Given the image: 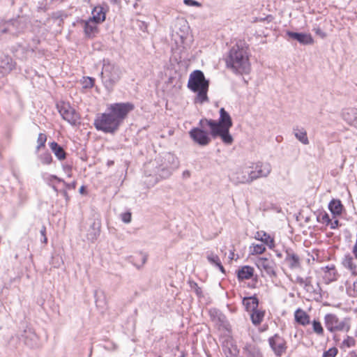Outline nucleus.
Wrapping results in <instances>:
<instances>
[{
	"instance_id": "nucleus-5",
	"label": "nucleus",
	"mask_w": 357,
	"mask_h": 357,
	"mask_svg": "<svg viewBox=\"0 0 357 357\" xmlns=\"http://www.w3.org/2000/svg\"><path fill=\"white\" fill-rule=\"evenodd\" d=\"M93 125L97 130L112 134L116 132L121 126L109 111L98 114L94 120Z\"/></svg>"
},
{
	"instance_id": "nucleus-42",
	"label": "nucleus",
	"mask_w": 357,
	"mask_h": 357,
	"mask_svg": "<svg viewBox=\"0 0 357 357\" xmlns=\"http://www.w3.org/2000/svg\"><path fill=\"white\" fill-rule=\"evenodd\" d=\"M47 141V135L45 133H40L37 139L38 145L36 151H38L40 149L45 147Z\"/></svg>"
},
{
	"instance_id": "nucleus-11",
	"label": "nucleus",
	"mask_w": 357,
	"mask_h": 357,
	"mask_svg": "<svg viewBox=\"0 0 357 357\" xmlns=\"http://www.w3.org/2000/svg\"><path fill=\"white\" fill-rule=\"evenodd\" d=\"M20 340L23 342L27 347L33 349L40 346L39 337L32 328L26 327L20 335Z\"/></svg>"
},
{
	"instance_id": "nucleus-6",
	"label": "nucleus",
	"mask_w": 357,
	"mask_h": 357,
	"mask_svg": "<svg viewBox=\"0 0 357 357\" xmlns=\"http://www.w3.org/2000/svg\"><path fill=\"white\" fill-rule=\"evenodd\" d=\"M26 29V24L21 18L0 22V34H10L16 37Z\"/></svg>"
},
{
	"instance_id": "nucleus-24",
	"label": "nucleus",
	"mask_w": 357,
	"mask_h": 357,
	"mask_svg": "<svg viewBox=\"0 0 357 357\" xmlns=\"http://www.w3.org/2000/svg\"><path fill=\"white\" fill-rule=\"evenodd\" d=\"M342 119L349 125L355 127L357 121V108H346L342 112Z\"/></svg>"
},
{
	"instance_id": "nucleus-20",
	"label": "nucleus",
	"mask_w": 357,
	"mask_h": 357,
	"mask_svg": "<svg viewBox=\"0 0 357 357\" xmlns=\"http://www.w3.org/2000/svg\"><path fill=\"white\" fill-rule=\"evenodd\" d=\"M285 257L284 258V261L287 264L288 267L293 270L301 268V259L299 256L291 249L286 248Z\"/></svg>"
},
{
	"instance_id": "nucleus-59",
	"label": "nucleus",
	"mask_w": 357,
	"mask_h": 357,
	"mask_svg": "<svg viewBox=\"0 0 357 357\" xmlns=\"http://www.w3.org/2000/svg\"><path fill=\"white\" fill-rule=\"evenodd\" d=\"M40 40L38 38V37H34L32 39V44L30 45L31 46H36V50L38 48V45L40 44Z\"/></svg>"
},
{
	"instance_id": "nucleus-30",
	"label": "nucleus",
	"mask_w": 357,
	"mask_h": 357,
	"mask_svg": "<svg viewBox=\"0 0 357 357\" xmlns=\"http://www.w3.org/2000/svg\"><path fill=\"white\" fill-rule=\"evenodd\" d=\"M148 255L142 252H139L133 256L129 257L130 261L138 269L142 268L147 261Z\"/></svg>"
},
{
	"instance_id": "nucleus-27",
	"label": "nucleus",
	"mask_w": 357,
	"mask_h": 357,
	"mask_svg": "<svg viewBox=\"0 0 357 357\" xmlns=\"http://www.w3.org/2000/svg\"><path fill=\"white\" fill-rule=\"evenodd\" d=\"M243 349L246 357H264L259 347L255 344L247 343Z\"/></svg>"
},
{
	"instance_id": "nucleus-8",
	"label": "nucleus",
	"mask_w": 357,
	"mask_h": 357,
	"mask_svg": "<svg viewBox=\"0 0 357 357\" xmlns=\"http://www.w3.org/2000/svg\"><path fill=\"white\" fill-rule=\"evenodd\" d=\"M56 107L63 119L72 126L79 124V114L68 102L63 101L56 104Z\"/></svg>"
},
{
	"instance_id": "nucleus-63",
	"label": "nucleus",
	"mask_w": 357,
	"mask_h": 357,
	"mask_svg": "<svg viewBox=\"0 0 357 357\" xmlns=\"http://www.w3.org/2000/svg\"><path fill=\"white\" fill-rule=\"evenodd\" d=\"M47 184H48V185H49V186H50V187L53 189V190H54L55 192H56L57 194L59 192V191L58 188H56V186L55 185L52 184V183H47Z\"/></svg>"
},
{
	"instance_id": "nucleus-33",
	"label": "nucleus",
	"mask_w": 357,
	"mask_h": 357,
	"mask_svg": "<svg viewBox=\"0 0 357 357\" xmlns=\"http://www.w3.org/2000/svg\"><path fill=\"white\" fill-rule=\"evenodd\" d=\"M222 349L226 357H232L239 354V350L231 341H226L222 344Z\"/></svg>"
},
{
	"instance_id": "nucleus-19",
	"label": "nucleus",
	"mask_w": 357,
	"mask_h": 357,
	"mask_svg": "<svg viewBox=\"0 0 357 357\" xmlns=\"http://www.w3.org/2000/svg\"><path fill=\"white\" fill-rule=\"evenodd\" d=\"M256 265L259 269L264 270L269 277L277 276L275 264L273 261L267 258L260 257L257 260Z\"/></svg>"
},
{
	"instance_id": "nucleus-21",
	"label": "nucleus",
	"mask_w": 357,
	"mask_h": 357,
	"mask_svg": "<svg viewBox=\"0 0 357 357\" xmlns=\"http://www.w3.org/2000/svg\"><path fill=\"white\" fill-rule=\"evenodd\" d=\"M321 270L324 272L323 279L326 284H329L337 280L339 275L334 264L322 267Z\"/></svg>"
},
{
	"instance_id": "nucleus-56",
	"label": "nucleus",
	"mask_w": 357,
	"mask_h": 357,
	"mask_svg": "<svg viewBox=\"0 0 357 357\" xmlns=\"http://www.w3.org/2000/svg\"><path fill=\"white\" fill-rule=\"evenodd\" d=\"M59 192L63 196L66 203L69 202L70 199V197L67 192L66 190L63 189V190H61L59 191Z\"/></svg>"
},
{
	"instance_id": "nucleus-61",
	"label": "nucleus",
	"mask_w": 357,
	"mask_h": 357,
	"mask_svg": "<svg viewBox=\"0 0 357 357\" xmlns=\"http://www.w3.org/2000/svg\"><path fill=\"white\" fill-rule=\"evenodd\" d=\"M331 228L334 229H336L338 225H339V220H335L333 222H331Z\"/></svg>"
},
{
	"instance_id": "nucleus-18",
	"label": "nucleus",
	"mask_w": 357,
	"mask_h": 357,
	"mask_svg": "<svg viewBox=\"0 0 357 357\" xmlns=\"http://www.w3.org/2000/svg\"><path fill=\"white\" fill-rule=\"evenodd\" d=\"M286 35L290 39L298 42L302 45H309L314 43V39L310 33L287 31Z\"/></svg>"
},
{
	"instance_id": "nucleus-29",
	"label": "nucleus",
	"mask_w": 357,
	"mask_h": 357,
	"mask_svg": "<svg viewBox=\"0 0 357 357\" xmlns=\"http://www.w3.org/2000/svg\"><path fill=\"white\" fill-rule=\"evenodd\" d=\"M255 238L263 242L271 249H273L275 247L274 238L264 231H257L255 235Z\"/></svg>"
},
{
	"instance_id": "nucleus-60",
	"label": "nucleus",
	"mask_w": 357,
	"mask_h": 357,
	"mask_svg": "<svg viewBox=\"0 0 357 357\" xmlns=\"http://www.w3.org/2000/svg\"><path fill=\"white\" fill-rule=\"evenodd\" d=\"M63 169L66 173H70L72 172V166L70 165H63Z\"/></svg>"
},
{
	"instance_id": "nucleus-3",
	"label": "nucleus",
	"mask_w": 357,
	"mask_h": 357,
	"mask_svg": "<svg viewBox=\"0 0 357 357\" xmlns=\"http://www.w3.org/2000/svg\"><path fill=\"white\" fill-rule=\"evenodd\" d=\"M187 86L192 91L197 93L196 102L201 104L208 102L207 93L209 81L206 79L202 70H195L190 73Z\"/></svg>"
},
{
	"instance_id": "nucleus-44",
	"label": "nucleus",
	"mask_w": 357,
	"mask_h": 357,
	"mask_svg": "<svg viewBox=\"0 0 357 357\" xmlns=\"http://www.w3.org/2000/svg\"><path fill=\"white\" fill-rule=\"evenodd\" d=\"M312 327L314 332L317 335H322L324 334V329L319 321L314 320L312 321Z\"/></svg>"
},
{
	"instance_id": "nucleus-2",
	"label": "nucleus",
	"mask_w": 357,
	"mask_h": 357,
	"mask_svg": "<svg viewBox=\"0 0 357 357\" xmlns=\"http://www.w3.org/2000/svg\"><path fill=\"white\" fill-rule=\"evenodd\" d=\"M209 123L210 135L213 138L220 137L226 145H231L233 143L234 138L229 133V129L232 127L233 122L229 114L225 108L222 107L220 109L219 121L211 119Z\"/></svg>"
},
{
	"instance_id": "nucleus-14",
	"label": "nucleus",
	"mask_w": 357,
	"mask_h": 357,
	"mask_svg": "<svg viewBox=\"0 0 357 357\" xmlns=\"http://www.w3.org/2000/svg\"><path fill=\"white\" fill-rule=\"evenodd\" d=\"M230 180L234 185L250 184L252 179L250 176L249 167H238L231 174Z\"/></svg>"
},
{
	"instance_id": "nucleus-62",
	"label": "nucleus",
	"mask_w": 357,
	"mask_h": 357,
	"mask_svg": "<svg viewBox=\"0 0 357 357\" xmlns=\"http://www.w3.org/2000/svg\"><path fill=\"white\" fill-rule=\"evenodd\" d=\"M217 268H218V269L222 273H225V268L223 267V266L222 265V263L221 261L216 266Z\"/></svg>"
},
{
	"instance_id": "nucleus-28",
	"label": "nucleus",
	"mask_w": 357,
	"mask_h": 357,
	"mask_svg": "<svg viewBox=\"0 0 357 357\" xmlns=\"http://www.w3.org/2000/svg\"><path fill=\"white\" fill-rule=\"evenodd\" d=\"M259 303V299L255 294L252 296L244 297L242 301L245 310L248 312H251L252 310L258 308Z\"/></svg>"
},
{
	"instance_id": "nucleus-57",
	"label": "nucleus",
	"mask_w": 357,
	"mask_h": 357,
	"mask_svg": "<svg viewBox=\"0 0 357 357\" xmlns=\"http://www.w3.org/2000/svg\"><path fill=\"white\" fill-rule=\"evenodd\" d=\"M314 31H315L316 34L321 36V38H324L326 37V33L325 32H324L320 28L315 29Z\"/></svg>"
},
{
	"instance_id": "nucleus-38",
	"label": "nucleus",
	"mask_w": 357,
	"mask_h": 357,
	"mask_svg": "<svg viewBox=\"0 0 357 357\" xmlns=\"http://www.w3.org/2000/svg\"><path fill=\"white\" fill-rule=\"evenodd\" d=\"M343 205L339 199H332L328 204V209L334 215H339L342 213Z\"/></svg>"
},
{
	"instance_id": "nucleus-13",
	"label": "nucleus",
	"mask_w": 357,
	"mask_h": 357,
	"mask_svg": "<svg viewBox=\"0 0 357 357\" xmlns=\"http://www.w3.org/2000/svg\"><path fill=\"white\" fill-rule=\"evenodd\" d=\"M189 135L192 141L199 146H207L211 139L208 133L201 128H193L189 132Z\"/></svg>"
},
{
	"instance_id": "nucleus-51",
	"label": "nucleus",
	"mask_w": 357,
	"mask_h": 357,
	"mask_svg": "<svg viewBox=\"0 0 357 357\" xmlns=\"http://www.w3.org/2000/svg\"><path fill=\"white\" fill-rule=\"evenodd\" d=\"M183 3L185 5L188 6H196V7H200L202 4L195 0H184Z\"/></svg>"
},
{
	"instance_id": "nucleus-41",
	"label": "nucleus",
	"mask_w": 357,
	"mask_h": 357,
	"mask_svg": "<svg viewBox=\"0 0 357 357\" xmlns=\"http://www.w3.org/2000/svg\"><path fill=\"white\" fill-rule=\"evenodd\" d=\"M266 250V248L263 244H252L250 246V254L251 255H260Z\"/></svg>"
},
{
	"instance_id": "nucleus-23",
	"label": "nucleus",
	"mask_w": 357,
	"mask_h": 357,
	"mask_svg": "<svg viewBox=\"0 0 357 357\" xmlns=\"http://www.w3.org/2000/svg\"><path fill=\"white\" fill-rule=\"evenodd\" d=\"M81 22L84 24V32L85 36L88 38H93L98 33V28L97 26L98 23L90 21V19H88L87 20H82Z\"/></svg>"
},
{
	"instance_id": "nucleus-45",
	"label": "nucleus",
	"mask_w": 357,
	"mask_h": 357,
	"mask_svg": "<svg viewBox=\"0 0 357 357\" xmlns=\"http://www.w3.org/2000/svg\"><path fill=\"white\" fill-rule=\"evenodd\" d=\"M207 259L211 264L215 266H216L220 262L219 257L213 252L207 255Z\"/></svg>"
},
{
	"instance_id": "nucleus-43",
	"label": "nucleus",
	"mask_w": 357,
	"mask_h": 357,
	"mask_svg": "<svg viewBox=\"0 0 357 357\" xmlns=\"http://www.w3.org/2000/svg\"><path fill=\"white\" fill-rule=\"evenodd\" d=\"M95 79L91 77H84L82 81L84 89H91L93 86Z\"/></svg>"
},
{
	"instance_id": "nucleus-50",
	"label": "nucleus",
	"mask_w": 357,
	"mask_h": 357,
	"mask_svg": "<svg viewBox=\"0 0 357 357\" xmlns=\"http://www.w3.org/2000/svg\"><path fill=\"white\" fill-rule=\"evenodd\" d=\"M61 183H63V184L65 185L66 190H75L77 187V181H73L71 183H67L64 180L63 181H61Z\"/></svg>"
},
{
	"instance_id": "nucleus-7",
	"label": "nucleus",
	"mask_w": 357,
	"mask_h": 357,
	"mask_svg": "<svg viewBox=\"0 0 357 357\" xmlns=\"http://www.w3.org/2000/svg\"><path fill=\"white\" fill-rule=\"evenodd\" d=\"M134 109L135 105L132 102H116L110 104L107 107V111L112 114L121 125L128 114Z\"/></svg>"
},
{
	"instance_id": "nucleus-9",
	"label": "nucleus",
	"mask_w": 357,
	"mask_h": 357,
	"mask_svg": "<svg viewBox=\"0 0 357 357\" xmlns=\"http://www.w3.org/2000/svg\"><path fill=\"white\" fill-rule=\"evenodd\" d=\"M268 344L276 357H282L286 354L287 350V342L286 340L275 333L274 335L268 337Z\"/></svg>"
},
{
	"instance_id": "nucleus-15",
	"label": "nucleus",
	"mask_w": 357,
	"mask_h": 357,
	"mask_svg": "<svg viewBox=\"0 0 357 357\" xmlns=\"http://www.w3.org/2000/svg\"><path fill=\"white\" fill-rule=\"evenodd\" d=\"M14 56L20 60H26L33 52H36V46H31L29 44L23 45L17 43L11 48Z\"/></svg>"
},
{
	"instance_id": "nucleus-4",
	"label": "nucleus",
	"mask_w": 357,
	"mask_h": 357,
	"mask_svg": "<svg viewBox=\"0 0 357 357\" xmlns=\"http://www.w3.org/2000/svg\"><path fill=\"white\" fill-rule=\"evenodd\" d=\"M122 76L121 67L109 59H103V65L100 73L102 84L108 91H112Z\"/></svg>"
},
{
	"instance_id": "nucleus-53",
	"label": "nucleus",
	"mask_w": 357,
	"mask_h": 357,
	"mask_svg": "<svg viewBox=\"0 0 357 357\" xmlns=\"http://www.w3.org/2000/svg\"><path fill=\"white\" fill-rule=\"evenodd\" d=\"M53 180H55V181H58L59 183L61 182V181H63V178H61L58 177L56 175L50 174L47 178V183H52V181Z\"/></svg>"
},
{
	"instance_id": "nucleus-10",
	"label": "nucleus",
	"mask_w": 357,
	"mask_h": 357,
	"mask_svg": "<svg viewBox=\"0 0 357 357\" xmlns=\"http://www.w3.org/2000/svg\"><path fill=\"white\" fill-rule=\"evenodd\" d=\"M291 281L303 287L306 292L310 293L315 296H317V298H322V289L319 283L317 284L316 287L313 286L312 278L311 276H307L303 278L299 275H297L295 280H291Z\"/></svg>"
},
{
	"instance_id": "nucleus-1",
	"label": "nucleus",
	"mask_w": 357,
	"mask_h": 357,
	"mask_svg": "<svg viewBox=\"0 0 357 357\" xmlns=\"http://www.w3.org/2000/svg\"><path fill=\"white\" fill-rule=\"evenodd\" d=\"M225 63L227 68L235 74H249L251 66L248 47L241 42L235 44L229 50Z\"/></svg>"
},
{
	"instance_id": "nucleus-12",
	"label": "nucleus",
	"mask_w": 357,
	"mask_h": 357,
	"mask_svg": "<svg viewBox=\"0 0 357 357\" xmlns=\"http://www.w3.org/2000/svg\"><path fill=\"white\" fill-rule=\"evenodd\" d=\"M271 166L269 163H264L262 162H257L255 164V169H250V176L252 179V183L260 178L267 177L271 172Z\"/></svg>"
},
{
	"instance_id": "nucleus-64",
	"label": "nucleus",
	"mask_w": 357,
	"mask_h": 357,
	"mask_svg": "<svg viewBox=\"0 0 357 357\" xmlns=\"http://www.w3.org/2000/svg\"><path fill=\"white\" fill-rule=\"evenodd\" d=\"M353 253H354L355 257L357 259V241L356 242L355 245H354Z\"/></svg>"
},
{
	"instance_id": "nucleus-25",
	"label": "nucleus",
	"mask_w": 357,
	"mask_h": 357,
	"mask_svg": "<svg viewBox=\"0 0 357 357\" xmlns=\"http://www.w3.org/2000/svg\"><path fill=\"white\" fill-rule=\"evenodd\" d=\"M91 15L92 16L89 18L90 21L98 24L103 22L106 18V11L104 10V8L100 6L94 7L92 10Z\"/></svg>"
},
{
	"instance_id": "nucleus-22",
	"label": "nucleus",
	"mask_w": 357,
	"mask_h": 357,
	"mask_svg": "<svg viewBox=\"0 0 357 357\" xmlns=\"http://www.w3.org/2000/svg\"><path fill=\"white\" fill-rule=\"evenodd\" d=\"M101 231V223L94 220L87 231L86 238L89 241L94 243L100 236Z\"/></svg>"
},
{
	"instance_id": "nucleus-31",
	"label": "nucleus",
	"mask_w": 357,
	"mask_h": 357,
	"mask_svg": "<svg viewBox=\"0 0 357 357\" xmlns=\"http://www.w3.org/2000/svg\"><path fill=\"white\" fill-rule=\"evenodd\" d=\"M342 264L345 268L349 270L353 275H357V265L354 262V258L349 253L344 256Z\"/></svg>"
},
{
	"instance_id": "nucleus-16",
	"label": "nucleus",
	"mask_w": 357,
	"mask_h": 357,
	"mask_svg": "<svg viewBox=\"0 0 357 357\" xmlns=\"http://www.w3.org/2000/svg\"><path fill=\"white\" fill-rule=\"evenodd\" d=\"M209 316L211 321L215 323L219 328H222L227 331H230V324L226 316L220 310L216 308L210 309Z\"/></svg>"
},
{
	"instance_id": "nucleus-35",
	"label": "nucleus",
	"mask_w": 357,
	"mask_h": 357,
	"mask_svg": "<svg viewBox=\"0 0 357 357\" xmlns=\"http://www.w3.org/2000/svg\"><path fill=\"white\" fill-rule=\"evenodd\" d=\"M68 17L67 14L63 10H57L56 12H53L50 15V17L47 18L44 24H46L50 19L54 20V22L58 21V25L59 26H62L63 24L64 19Z\"/></svg>"
},
{
	"instance_id": "nucleus-34",
	"label": "nucleus",
	"mask_w": 357,
	"mask_h": 357,
	"mask_svg": "<svg viewBox=\"0 0 357 357\" xmlns=\"http://www.w3.org/2000/svg\"><path fill=\"white\" fill-rule=\"evenodd\" d=\"M294 317L296 321L302 326H306L310 323V316L300 308L295 311Z\"/></svg>"
},
{
	"instance_id": "nucleus-39",
	"label": "nucleus",
	"mask_w": 357,
	"mask_h": 357,
	"mask_svg": "<svg viewBox=\"0 0 357 357\" xmlns=\"http://www.w3.org/2000/svg\"><path fill=\"white\" fill-rule=\"evenodd\" d=\"M38 158L40 162L44 165H50L53 160V158L48 151L39 154Z\"/></svg>"
},
{
	"instance_id": "nucleus-52",
	"label": "nucleus",
	"mask_w": 357,
	"mask_h": 357,
	"mask_svg": "<svg viewBox=\"0 0 357 357\" xmlns=\"http://www.w3.org/2000/svg\"><path fill=\"white\" fill-rule=\"evenodd\" d=\"M318 221H321L323 223H326L327 225L331 222V218L327 213L323 214L321 218H318Z\"/></svg>"
},
{
	"instance_id": "nucleus-49",
	"label": "nucleus",
	"mask_w": 357,
	"mask_h": 357,
	"mask_svg": "<svg viewBox=\"0 0 357 357\" xmlns=\"http://www.w3.org/2000/svg\"><path fill=\"white\" fill-rule=\"evenodd\" d=\"M121 220L125 223H130L131 222L132 214L130 212H125L121 215Z\"/></svg>"
},
{
	"instance_id": "nucleus-17",
	"label": "nucleus",
	"mask_w": 357,
	"mask_h": 357,
	"mask_svg": "<svg viewBox=\"0 0 357 357\" xmlns=\"http://www.w3.org/2000/svg\"><path fill=\"white\" fill-rule=\"evenodd\" d=\"M324 322L326 328L331 332L344 331L346 328L344 321H340L337 317L333 314H326Z\"/></svg>"
},
{
	"instance_id": "nucleus-36",
	"label": "nucleus",
	"mask_w": 357,
	"mask_h": 357,
	"mask_svg": "<svg viewBox=\"0 0 357 357\" xmlns=\"http://www.w3.org/2000/svg\"><path fill=\"white\" fill-rule=\"evenodd\" d=\"M293 130L295 137L299 142L305 145H307L310 143L307 132L303 128H299L298 127H294Z\"/></svg>"
},
{
	"instance_id": "nucleus-55",
	"label": "nucleus",
	"mask_w": 357,
	"mask_h": 357,
	"mask_svg": "<svg viewBox=\"0 0 357 357\" xmlns=\"http://www.w3.org/2000/svg\"><path fill=\"white\" fill-rule=\"evenodd\" d=\"M40 232L41 236L43 237V239L42 240V242L44 243H47V238L46 237V227H45V226L43 225L42 227Z\"/></svg>"
},
{
	"instance_id": "nucleus-40",
	"label": "nucleus",
	"mask_w": 357,
	"mask_h": 357,
	"mask_svg": "<svg viewBox=\"0 0 357 357\" xmlns=\"http://www.w3.org/2000/svg\"><path fill=\"white\" fill-rule=\"evenodd\" d=\"M172 174V171L169 168L167 167H162L160 168H158L157 170V176L160 179H165L170 176Z\"/></svg>"
},
{
	"instance_id": "nucleus-26",
	"label": "nucleus",
	"mask_w": 357,
	"mask_h": 357,
	"mask_svg": "<svg viewBox=\"0 0 357 357\" xmlns=\"http://www.w3.org/2000/svg\"><path fill=\"white\" fill-rule=\"evenodd\" d=\"M254 268L250 266H243L236 271L238 281H243L252 278L254 275Z\"/></svg>"
},
{
	"instance_id": "nucleus-46",
	"label": "nucleus",
	"mask_w": 357,
	"mask_h": 357,
	"mask_svg": "<svg viewBox=\"0 0 357 357\" xmlns=\"http://www.w3.org/2000/svg\"><path fill=\"white\" fill-rule=\"evenodd\" d=\"M190 287L191 289H194L195 294L199 298L203 297V292L201 287L198 286V284L194 281L189 282Z\"/></svg>"
},
{
	"instance_id": "nucleus-58",
	"label": "nucleus",
	"mask_w": 357,
	"mask_h": 357,
	"mask_svg": "<svg viewBox=\"0 0 357 357\" xmlns=\"http://www.w3.org/2000/svg\"><path fill=\"white\" fill-rule=\"evenodd\" d=\"M104 348L107 350H114L116 349V345L114 342H109L104 346Z\"/></svg>"
},
{
	"instance_id": "nucleus-37",
	"label": "nucleus",
	"mask_w": 357,
	"mask_h": 357,
	"mask_svg": "<svg viewBox=\"0 0 357 357\" xmlns=\"http://www.w3.org/2000/svg\"><path fill=\"white\" fill-rule=\"evenodd\" d=\"M264 315H265L264 310H258L257 308L255 310H252L250 312V319H251L253 325H255V326L259 325L262 322Z\"/></svg>"
},
{
	"instance_id": "nucleus-47",
	"label": "nucleus",
	"mask_w": 357,
	"mask_h": 357,
	"mask_svg": "<svg viewBox=\"0 0 357 357\" xmlns=\"http://www.w3.org/2000/svg\"><path fill=\"white\" fill-rule=\"evenodd\" d=\"M338 352L336 347H331L328 350L324 352L322 357H335Z\"/></svg>"
},
{
	"instance_id": "nucleus-32",
	"label": "nucleus",
	"mask_w": 357,
	"mask_h": 357,
	"mask_svg": "<svg viewBox=\"0 0 357 357\" xmlns=\"http://www.w3.org/2000/svg\"><path fill=\"white\" fill-rule=\"evenodd\" d=\"M49 146L59 160H63L66 158V152L57 142L53 141L49 144Z\"/></svg>"
},
{
	"instance_id": "nucleus-48",
	"label": "nucleus",
	"mask_w": 357,
	"mask_h": 357,
	"mask_svg": "<svg viewBox=\"0 0 357 357\" xmlns=\"http://www.w3.org/2000/svg\"><path fill=\"white\" fill-rule=\"evenodd\" d=\"M355 340L350 336H347V338L343 341V344L349 348L355 346Z\"/></svg>"
},
{
	"instance_id": "nucleus-54",
	"label": "nucleus",
	"mask_w": 357,
	"mask_h": 357,
	"mask_svg": "<svg viewBox=\"0 0 357 357\" xmlns=\"http://www.w3.org/2000/svg\"><path fill=\"white\" fill-rule=\"evenodd\" d=\"M209 121H211V119L203 118L199 120V126H200L201 128H203L205 126V125L208 126L210 128Z\"/></svg>"
}]
</instances>
